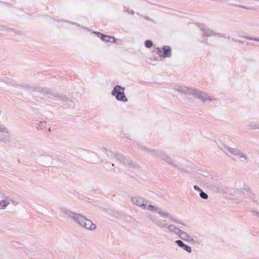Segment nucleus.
<instances>
[{
	"label": "nucleus",
	"instance_id": "obj_1",
	"mask_svg": "<svg viewBox=\"0 0 259 259\" xmlns=\"http://www.w3.org/2000/svg\"><path fill=\"white\" fill-rule=\"evenodd\" d=\"M137 146L138 148L142 149L150 155L159 158L167 163L168 164H169L173 167H177V165L172 161L171 158L167 155L162 150L150 149L146 147L145 146L139 144H138Z\"/></svg>",
	"mask_w": 259,
	"mask_h": 259
},
{
	"label": "nucleus",
	"instance_id": "obj_2",
	"mask_svg": "<svg viewBox=\"0 0 259 259\" xmlns=\"http://www.w3.org/2000/svg\"><path fill=\"white\" fill-rule=\"evenodd\" d=\"M35 91H36L38 93H41L42 95L48 96V98H46L47 100L50 101L53 98H57L59 99L61 101L63 102H71V99L67 97L65 95H61L58 93H55L53 92L50 89H48L46 87L45 88H34Z\"/></svg>",
	"mask_w": 259,
	"mask_h": 259
},
{
	"label": "nucleus",
	"instance_id": "obj_3",
	"mask_svg": "<svg viewBox=\"0 0 259 259\" xmlns=\"http://www.w3.org/2000/svg\"><path fill=\"white\" fill-rule=\"evenodd\" d=\"M124 90V87L119 85H116L113 87L111 94L112 96L115 97L117 101L126 102L128 101V99L125 95Z\"/></svg>",
	"mask_w": 259,
	"mask_h": 259
},
{
	"label": "nucleus",
	"instance_id": "obj_4",
	"mask_svg": "<svg viewBox=\"0 0 259 259\" xmlns=\"http://www.w3.org/2000/svg\"><path fill=\"white\" fill-rule=\"evenodd\" d=\"M200 26V28L201 31L203 32L202 34L203 37H209L211 36H218L219 37H225V34L220 33H215L213 32V30L210 28H206V27L203 25L198 23Z\"/></svg>",
	"mask_w": 259,
	"mask_h": 259
},
{
	"label": "nucleus",
	"instance_id": "obj_5",
	"mask_svg": "<svg viewBox=\"0 0 259 259\" xmlns=\"http://www.w3.org/2000/svg\"><path fill=\"white\" fill-rule=\"evenodd\" d=\"M156 49L157 53L159 57L165 58L171 56V49L168 46H164L162 48H157Z\"/></svg>",
	"mask_w": 259,
	"mask_h": 259
},
{
	"label": "nucleus",
	"instance_id": "obj_6",
	"mask_svg": "<svg viewBox=\"0 0 259 259\" xmlns=\"http://www.w3.org/2000/svg\"><path fill=\"white\" fill-rule=\"evenodd\" d=\"M193 96L203 102H205L206 100L211 101L212 100L206 93L197 89H195Z\"/></svg>",
	"mask_w": 259,
	"mask_h": 259
},
{
	"label": "nucleus",
	"instance_id": "obj_7",
	"mask_svg": "<svg viewBox=\"0 0 259 259\" xmlns=\"http://www.w3.org/2000/svg\"><path fill=\"white\" fill-rule=\"evenodd\" d=\"M149 201L147 200V203L145 205V207L144 209L150 210L154 212H156L160 214L161 216H168V213L166 212H163L161 210V209L154 205L149 204L148 205Z\"/></svg>",
	"mask_w": 259,
	"mask_h": 259
},
{
	"label": "nucleus",
	"instance_id": "obj_8",
	"mask_svg": "<svg viewBox=\"0 0 259 259\" xmlns=\"http://www.w3.org/2000/svg\"><path fill=\"white\" fill-rule=\"evenodd\" d=\"M93 33L96 34L97 36L99 37L102 40L105 42H115L116 40L114 36L107 35L103 33H101L100 32L93 31Z\"/></svg>",
	"mask_w": 259,
	"mask_h": 259
},
{
	"label": "nucleus",
	"instance_id": "obj_9",
	"mask_svg": "<svg viewBox=\"0 0 259 259\" xmlns=\"http://www.w3.org/2000/svg\"><path fill=\"white\" fill-rule=\"evenodd\" d=\"M131 200L132 203L139 207L143 208V209L145 207V205L147 203V200H145L141 197H132Z\"/></svg>",
	"mask_w": 259,
	"mask_h": 259
},
{
	"label": "nucleus",
	"instance_id": "obj_10",
	"mask_svg": "<svg viewBox=\"0 0 259 259\" xmlns=\"http://www.w3.org/2000/svg\"><path fill=\"white\" fill-rule=\"evenodd\" d=\"M52 160L53 158L49 155L42 156L39 158L40 164L45 167H49L52 164Z\"/></svg>",
	"mask_w": 259,
	"mask_h": 259
},
{
	"label": "nucleus",
	"instance_id": "obj_11",
	"mask_svg": "<svg viewBox=\"0 0 259 259\" xmlns=\"http://www.w3.org/2000/svg\"><path fill=\"white\" fill-rule=\"evenodd\" d=\"M176 90L181 94L193 95L195 88H188L187 87H179Z\"/></svg>",
	"mask_w": 259,
	"mask_h": 259
},
{
	"label": "nucleus",
	"instance_id": "obj_12",
	"mask_svg": "<svg viewBox=\"0 0 259 259\" xmlns=\"http://www.w3.org/2000/svg\"><path fill=\"white\" fill-rule=\"evenodd\" d=\"M60 209L65 214L72 219L74 221L78 214V213L74 212L71 210L67 209V208L61 207L60 208Z\"/></svg>",
	"mask_w": 259,
	"mask_h": 259
},
{
	"label": "nucleus",
	"instance_id": "obj_13",
	"mask_svg": "<svg viewBox=\"0 0 259 259\" xmlns=\"http://www.w3.org/2000/svg\"><path fill=\"white\" fill-rule=\"evenodd\" d=\"M175 243L180 247L182 248L184 250L186 251L188 253L192 252V248L191 246L185 244L181 240H177L175 241Z\"/></svg>",
	"mask_w": 259,
	"mask_h": 259
},
{
	"label": "nucleus",
	"instance_id": "obj_14",
	"mask_svg": "<svg viewBox=\"0 0 259 259\" xmlns=\"http://www.w3.org/2000/svg\"><path fill=\"white\" fill-rule=\"evenodd\" d=\"M229 152L234 155H237L240 157L244 158L245 159H247V156L244 153H242L241 151L238 149L232 148H229Z\"/></svg>",
	"mask_w": 259,
	"mask_h": 259
},
{
	"label": "nucleus",
	"instance_id": "obj_15",
	"mask_svg": "<svg viewBox=\"0 0 259 259\" xmlns=\"http://www.w3.org/2000/svg\"><path fill=\"white\" fill-rule=\"evenodd\" d=\"M83 227L88 230H93L96 229V225L92 222L91 220L87 219L86 222L83 223Z\"/></svg>",
	"mask_w": 259,
	"mask_h": 259
},
{
	"label": "nucleus",
	"instance_id": "obj_16",
	"mask_svg": "<svg viewBox=\"0 0 259 259\" xmlns=\"http://www.w3.org/2000/svg\"><path fill=\"white\" fill-rule=\"evenodd\" d=\"M114 158H116L117 160L119 162H122L124 164L127 158V157L125 156L124 155L118 152H115L114 153Z\"/></svg>",
	"mask_w": 259,
	"mask_h": 259
},
{
	"label": "nucleus",
	"instance_id": "obj_17",
	"mask_svg": "<svg viewBox=\"0 0 259 259\" xmlns=\"http://www.w3.org/2000/svg\"><path fill=\"white\" fill-rule=\"evenodd\" d=\"M87 219H87L84 216L80 214H78L76 219H75L74 221L77 222L81 226L83 227V223H84V222H86Z\"/></svg>",
	"mask_w": 259,
	"mask_h": 259
},
{
	"label": "nucleus",
	"instance_id": "obj_18",
	"mask_svg": "<svg viewBox=\"0 0 259 259\" xmlns=\"http://www.w3.org/2000/svg\"><path fill=\"white\" fill-rule=\"evenodd\" d=\"M230 5L233 7H234L244 9L251 10V11H255L256 10V9L254 7H247V6H245L244 5H237V4H230Z\"/></svg>",
	"mask_w": 259,
	"mask_h": 259
},
{
	"label": "nucleus",
	"instance_id": "obj_19",
	"mask_svg": "<svg viewBox=\"0 0 259 259\" xmlns=\"http://www.w3.org/2000/svg\"><path fill=\"white\" fill-rule=\"evenodd\" d=\"M167 228L170 232L174 233L176 235H179V233L181 232V230L174 225H169Z\"/></svg>",
	"mask_w": 259,
	"mask_h": 259
},
{
	"label": "nucleus",
	"instance_id": "obj_20",
	"mask_svg": "<svg viewBox=\"0 0 259 259\" xmlns=\"http://www.w3.org/2000/svg\"><path fill=\"white\" fill-rule=\"evenodd\" d=\"M152 221L154 224L160 226L161 228H166L167 227V224L164 223L165 221H162L161 220H156L155 219H152Z\"/></svg>",
	"mask_w": 259,
	"mask_h": 259
},
{
	"label": "nucleus",
	"instance_id": "obj_21",
	"mask_svg": "<svg viewBox=\"0 0 259 259\" xmlns=\"http://www.w3.org/2000/svg\"><path fill=\"white\" fill-rule=\"evenodd\" d=\"M124 164L127 165L130 167L136 168L138 167L137 164L134 162L132 160L130 159L129 157H127Z\"/></svg>",
	"mask_w": 259,
	"mask_h": 259
},
{
	"label": "nucleus",
	"instance_id": "obj_22",
	"mask_svg": "<svg viewBox=\"0 0 259 259\" xmlns=\"http://www.w3.org/2000/svg\"><path fill=\"white\" fill-rule=\"evenodd\" d=\"M181 239L187 241L189 239L190 236L186 232L181 230V232H180L178 235Z\"/></svg>",
	"mask_w": 259,
	"mask_h": 259
},
{
	"label": "nucleus",
	"instance_id": "obj_23",
	"mask_svg": "<svg viewBox=\"0 0 259 259\" xmlns=\"http://www.w3.org/2000/svg\"><path fill=\"white\" fill-rule=\"evenodd\" d=\"M213 190L214 191L217 193H220L223 194H226L227 191L222 187L213 186Z\"/></svg>",
	"mask_w": 259,
	"mask_h": 259
},
{
	"label": "nucleus",
	"instance_id": "obj_24",
	"mask_svg": "<svg viewBox=\"0 0 259 259\" xmlns=\"http://www.w3.org/2000/svg\"><path fill=\"white\" fill-rule=\"evenodd\" d=\"M3 81L9 86L19 87V84H17L15 80L12 79L4 80Z\"/></svg>",
	"mask_w": 259,
	"mask_h": 259
},
{
	"label": "nucleus",
	"instance_id": "obj_25",
	"mask_svg": "<svg viewBox=\"0 0 259 259\" xmlns=\"http://www.w3.org/2000/svg\"><path fill=\"white\" fill-rule=\"evenodd\" d=\"M19 87H21L22 88H24L25 89H28V90H32L33 91V92H37L36 91H35L34 89V88H41V87H31L29 84L28 83H25L24 84H19Z\"/></svg>",
	"mask_w": 259,
	"mask_h": 259
},
{
	"label": "nucleus",
	"instance_id": "obj_26",
	"mask_svg": "<svg viewBox=\"0 0 259 259\" xmlns=\"http://www.w3.org/2000/svg\"><path fill=\"white\" fill-rule=\"evenodd\" d=\"M101 150L106 153L108 157L114 158V153L110 150L105 147H102Z\"/></svg>",
	"mask_w": 259,
	"mask_h": 259
},
{
	"label": "nucleus",
	"instance_id": "obj_27",
	"mask_svg": "<svg viewBox=\"0 0 259 259\" xmlns=\"http://www.w3.org/2000/svg\"><path fill=\"white\" fill-rule=\"evenodd\" d=\"M9 204V202L7 200H2L0 201V209H5Z\"/></svg>",
	"mask_w": 259,
	"mask_h": 259
},
{
	"label": "nucleus",
	"instance_id": "obj_28",
	"mask_svg": "<svg viewBox=\"0 0 259 259\" xmlns=\"http://www.w3.org/2000/svg\"><path fill=\"white\" fill-rule=\"evenodd\" d=\"M144 44H145V46L147 48L149 49V48H151L153 46V43L152 40L147 39L145 41Z\"/></svg>",
	"mask_w": 259,
	"mask_h": 259
},
{
	"label": "nucleus",
	"instance_id": "obj_29",
	"mask_svg": "<svg viewBox=\"0 0 259 259\" xmlns=\"http://www.w3.org/2000/svg\"><path fill=\"white\" fill-rule=\"evenodd\" d=\"M165 217H168V218H169V219L170 220L172 221L173 222H175V223H178V224H181V225H185V224H184V223H183V222H180V221H178V220H176V219H175L172 217V216H171V215L170 214H169V213H168V216H165Z\"/></svg>",
	"mask_w": 259,
	"mask_h": 259
},
{
	"label": "nucleus",
	"instance_id": "obj_30",
	"mask_svg": "<svg viewBox=\"0 0 259 259\" xmlns=\"http://www.w3.org/2000/svg\"><path fill=\"white\" fill-rule=\"evenodd\" d=\"M199 196L201 198L203 199H207L208 197V195L204 191H203L202 190L200 192Z\"/></svg>",
	"mask_w": 259,
	"mask_h": 259
},
{
	"label": "nucleus",
	"instance_id": "obj_31",
	"mask_svg": "<svg viewBox=\"0 0 259 259\" xmlns=\"http://www.w3.org/2000/svg\"><path fill=\"white\" fill-rule=\"evenodd\" d=\"M242 193L243 194H246V195H248V193H251V192L250 191V189L249 188H243V189H242Z\"/></svg>",
	"mask_w": 259,
	"mask_h": 259
},
{
	"label": "nucleus",
	"instance_id": "obj_32",
	"mask_svg": "<svg viewBox=\"0 0 259 259\" xmlns=\"http://www.w3.org/2000/svg\"><path fill=\"white\" fill-rule=\"evenodd\" d=\"M236 41L238 42L239 43H240V44H245L246 45H253V43H251V42H247V41H243L242 40H236Z\"/></svg>",
	"mask_w": 259,
	"mask_h": 259
},
{
	"label": "nucleus",
	"instance_id": "obj_33",
	"mask_svg": "<svg viewBox=\"0 0 259 259\" xmlns=\"http://www.w3.org/2000/svg\"><path fill=\"white\" fill-rule=\"evenodd\" d=\"M176 168H178L179 170L182 171H183V172H185L187 174H189L190 173V172L188 170H187V169H185L183 168H181L180 167V166H179L178 165H177V167H175Z\"/></svg>",
	"mask_w": 259,
	"mask_h": 259
},
{
	"label": "nucleus",
	"instance_id": "obj_34",
	"mask_svg": "<svg viewBox=\"0 0 259 259\" xmlns=\"http://www.w3.org/2000/svg\"><path fill=\"white\" fill-rule=\"evenodd\" d=\"M187 242H190L192 244L196 243V241L193 239V238L190 236L189 239L187 241Z\"/></svg>",
	"mask_w": 259,
	"mask_h": 259
},
{
	"label": "nucleus",
	"instance_id": "obj_35",
	"mask_svg": "<svg viewBox=\"0 0 259 259\" xmlns=\"http://www.w3.org/2000/svg\"><path fill=\"white\" fill-rule=\"evenodd\" d=\"M89 156L90 157H98V154L94 152H90L88 153Z\"/></svg>",
	"mask_w": 259,
	"mask_h": 259
},
{
	"label": "nucleus",
	"instance_id": "obj_36",
	"mask_svg": "<svg viewBox=\"0 0 259 259\" xmlns=\"http://www.w3.org/2000/svg\"><path fill=\"white\" fill-rule=\"evenodd\" d=\"M124 11L127 12L128 13L131 14H134L135 13L134 11L133 10H130L128 8H126L125 7H124Z\"/></svg>",
	"mask_w": 259,
	"mask_h": 259
},
{
	"label": "nucleus",
	"instance_id": "obj_37",
	"mask_svg": "<svg viewBox=\"0 0 259 259\" xmlns=\"http://www.w3.org/2000/svg\"><path fill=\"white\" fill-rule=\"evenodd\" d=\"M229 148H231V147H230L229 146H227V145H223L222 146V148H221V149L223 150H227L228 152H229Z\"/></svg>",
	"mask_w": 259,
	"mask_h": 259
},
{
	"label": "nucleus",
	"instance_id": "obj_38",
	"mask_svg": "<svg viewBox=\"0 0 259 259\" xmlns=\"http://www.w3.org/2000/svg\"><path fill=\"white\" fill-rule=\"evenodd\" d=\"M0 141L6 143L7 142H9V139H8L7 138H4V137L1 138V137H0Z\"/></svg>",
	"mask_w": 259,
	"mask_h": 259
},
{
	"label": "nucleus",
	"instance_id": "obj_39",
	"mask_svg": "<svg viewBox=\"0 0 259 259\" xmlns=\"http://www.w3.org/2000/svg\"><path fill=\"white\" fill-rule=\"evenodd\" d=\"M251 212H252V213L254 215L257 216V217H258V216H259V212H258L257 211L255 210H252L251 211Z\"/></svg>",
	"mask_w": 259,
	"mask_h": 259
},
{
	"label": "nucleus",
	"instance_id": "obj_40",
	"mask_svg": "<svg viewBox=\"0 0 259 259\" xmlns=\"http://www.w3.org/2000/svg\"><path fill=\"white\" fill-rule=\"evenodd\" d=\"M194 189L199 192L201 191V190H202V189L200 188L197 185H194Z\"/></svg>",
	"mask_w": 259,
	"mask_h": 259
},
{
	"label": "nucleus",
	"instance_id": "obj_41",
	"mask_svg": "<svg viewBox=\"0 0 259 259\" xmlns=\"http://www.w3.org/2000/svg\"><path fill=\"white\" fill-rule=\"evenodd\" d=\"M244 37L249 40H252L255 41V39H256V37H251V36H245Z\"/></svg>",
	"mask_w": 259,
	"mask_h": 259
},
{
	"label": "nucleus",
	"instance_id": "obj_42",
	"mask_svg": "<svg viewBox=\"0 0 259 259\" xmlns=\"http://www.w3.org/2000/svg\"><path fill=\"white\" fill-rule=\"evenodd\" d=\"M10 31H12V32H13L16 34H20V31H16L15 30H14V29L13 28H10L9 29H8Z\"/></svg>",
	"mask_w": 259,
	"mask_h": 259
},
{
	"label": "nucleus",
	"instance_id": "obj_43",
	"mask_svg": "<svg viewBox=\"0 0 259 259\" xmlns=\"http://www.w3.org/2000/svg\"><path fill=\"white\" fill-rule=\"evenodd\" d=\"M113 214L115 215L116 217H121V214H122V213H121L120 211H117L115 214Z\"/></svg>",
	"mask_w": 259,
	"mask_h": 259
},
{
	"label": "nucleus",
	"instance_id": "obj_44",
	"mask_svg": "<svg viewBox=\"0 0 259 259\" xmlns=\"http://www.w3.org/2000/svg\"><path fill=\"white\" fill-rule=\"evenodd\" d=\"M123 138H126L127 140L132 141V139L130 138L127 134H123Z\"/></svg>",
	"mask_w": 259,
	"mask_h": 259
},
{
	"label": "nucleus",
	"instance_id": "obj_45",
	"mask_svg": "<svg viewBox=\"0 0 259 259\" xmlns=\"http://www.w3.org/2000/svg\"><path fill=\"white\" fill-rule=\"evenodd\" d=\"M144 18L146 19V20H149V21L151 20V19L150 18H149V17H148V16H145Z\"/></svg>",
	"mask_w": 259,
	"mask_h": 259
},
{
	"label": "nucleus",
	"instance_id": "obj_46",
	"mask_svg": "<svg viewBox=\"0 0 259 259\" xmlns=\"http://www.w3.org/2000/svg\"><path fill=\"white\" fill-rule=\"evenodd\" d=\"M251 128L252 129H256L257 128V126H256V125H253L251 126Z\"/></svg>",
	"mask_w": 259,
	"mask_h": 259
},
{
	"label": "nucleus",
	"instance_id": "obj_47",
	"mask_svg": "<svg viewBox=\"0 0 259 259\" xmlns=\"http://www.w3.org/2000/svg\"><path fill=\"white\" fill-rule=\"evenodd\" d=\"M89 161L90 163H94V161L93 160H92V159H89Z\"/></svg>",
	"mask_w": 259,
	"mask_h": 259
},
{
	"label": "nucleus",
	"instance_id": "obj_48",
	"mask_svg": "<svg viewBox=\"0 0 259 259\" xmlns=\"http://www.w3.org/2000/svg\"><path fill=\"white\" fill-rule=\"evenodd\" d=\"M66 22H68V23H70V24H75L74 23L71 22L69 21H66Z\"/></svg>",
	"mask_w": 259,
	"mask_h": 259
},
{
	"label": "nucleus",
	"instance_id": "obj_49",
	"mask_svg": "<svg viewBox=\"0 0 259 259\" xmlns=\"http://www.w3.org/2000/svg\"><path fill=\"white\" fill-rule=\"evenodd\" d=\"M158 58H159L158 57H154V60L157 61V60H158Z\"/></svg>",
	"mask_w": 259,
	"mask_h": 259
},
{
	"label": "nucleus",
	"instance_id": "obj_50",
	"mask_svg": "<svg viewBox=\"0 0 259 259\" xmlns=\"http://www.w3.org/2000/svg\"><path fill=\"white\" fill-rule=\"evenodd\" d=\"M203 43H205V44H207V40H206V39H205L204 40H203Z\"/></svg>",
	"mask_w": 259,
	"mask_h": 259
},
{
	"label": "nucleus",
	"instance_id": "obj_51",
	"mask_svg": "<svg viewBox=\"0 0 259 259\" xmlns=\"http://www.w3.org/2000/svg\"><path fill=\"white\" fill-rule=\"evenodd\" d=\"M255 41H259V38H256Z\"/></svg>",
	"mask_w": 259,
	"mask_h": 259
},
{
	"label": "nucleus",
	"instance_id": "obj_52",
	"mask_svg": "<svg viewBox=\"0 0 259 259\" xmlns=\"http://www.w3.org/2000/svg\"><path fill=\"white\" fill-rule=\"evenodd\" d=\"M111 166H112V167H114V164L113 163H112V164H111Z\"/></svg>",
	"mask_w": 259,
	"mask_h": 259
},
{
	"label": "nucleus",
	"instance_id": "obj_53",
	"mask_svg": "<svg viewBox=\"0 0 259 259\" xmlns=\"http://www.w3.org/2000/svg\"><path fill=\"white\" fill-rule=\"evenodd\" d=\"M0 27H2V28H4V26H0Z\"/></svg>",
	"mask_w": 259,
	"mask_h": 259
},
{
	"label": "nucleus",
	"instance_id": "obj_54",
	"mask_svg": "<svg viewBox=\"0 0 259 259\" xmlns=\"http://www.w3.org/2000/svg\"><path fill=\"white\" fill-rule=\"evenodd\" d=\"M106 163H107V164H110V163H108V162H107Z\"/></svg>",
	"mask_w": 259,
	"mask_h": 259
},
{
	"label": "nucleus",
	"instance_id": "obj_55",
	"mask_svg": "<svg viewBox=\"0 0 259 259\" xmlns=\"http://www.w3.org/2000/svg\"><path fill=\"white\" fill-rule=\"evenodd\" d=\"M258 218H259V215H258Z\"/></svg>",
	"mask_w": 259,
	"mask_h": 259
}]
</instances>
